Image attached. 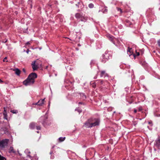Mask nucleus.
I'll list each match as a JSON object with an SVG mask.
<instances>
[{
	"instance_id": "obj_35",
	"label": "nucleus",
	"mask_w": 160,
	"mask_h": 160,
	"mask_svg": "<svg viewBox=\"0 0 160 160\" xmlns=\"http://www.w3.org/2000/svg\"><path fill=\"white\" fill-rule=\"evenodd\" d=\"M22 71L24 73H26V70L25 69L23 68L22 69Z\"/></svg>"
},
{
	"instance_id": "obj_19",
	"label": "nucleus",
	"mask_w": 160,
	"mask_h": 160,
	"mask_svg": "<svg viewBox=\"0 0 160 160\" xmlns=\"http://www.w3.org/2000/svg\"><path fill=\"white\" fill-rule=\"evenodd\" d=\"M11 112L13 113H17L18 112V111L16 110H13L11 111Z\"/></svg>"
},
{
	"instance_id": "obj_26",
	"label": "nucleus",
	"mask_w": 160,
	"mask_h": 160,
	"mask_svg": "<svg viewBox=\"0 0 160 160\" xmlns=\"http://www.w3.org/2000/svg\"><path fill=\"white\" fill-rule=\"evenodd\" d=\"M160 143V141H156V143L158 146H159Z\"/></svg>"
},
{
	"instance_id": "obj_41",
	"label": "nucleus",
	"mask_w": 160,
	"mask_h": 160,
	"mask_svg": "<svg viewBox=\"0 0 160 160\" xmlns=\"http://www.w3.org/2000/svg\"><path fill=\"white\" fill-rule=\"evenodd\" d=\"M3 140H9V139H3Z\"/></svg>"
},
{
	"instance_id": "obj_12",
	"label": "nucleus",
	"mask_w": 160,
	"mask_h": 160,
	"mask_svg": "<svg viewBox=\"0 0 160 160\" xmlns=\"http://www.w3.org/2000/svg\"><path fill=\"white\" fill-rule=\"evenodd\" d=\"M106 76V72L104 71H101L100 76L101 77H105Z\"/></svg>"
},
{
	"instance_id": "obj_2",
	"label": "nucleus",
	"mask_w": 160,
	"mask_h": 160,
	"mask_svg": "<svg viewBox=\"0 0 160 160\" xmlns=\"http://www.w3.org/2000/svg\"><path fill=\"white\" fill-rule=\"evenodd\" d=\"M37 77V74L32 72L29 75L26 79L23 81V83L26 86L32 85L35 82V79Z\"/></svg>"
},
{
	"instance_id": "obj_44",
	"label": "nucleus",
	"mask_w": 160,
	"mask_h": 160,
	"mask_svg": "<svg viewBox=\"0 0 160 160\" xmlns=\"http://www.w3.org/2000/svg\"><path fill=\"white\" fill-rule=\"evenodd\" d=\"M158 140H160V139H158Z\"/></svg>"
},
{
	"instance_id": "obj_28",
	"label": "nucleus",
	"mask_w": 160,
	"mask_h": 160,
	"mask_svg": "<svg viewBox=\"0 0 160 160\" xmlns=\"http://www.w3.org/2000/svg\"><path fill=\"white\" fill-rule=\"evenodd\" d=\"M126 22L128 23V25H129L130 24L131 22L128 20H126Z\"/></svg>"
},
{
	"instance_id": "obj_36",
	"label": "nucleus",
	"mask_w": 160,
	"mask_h": 160,
	"mask_svg": "<svg viewBox=\"0 0 160 160\" xmlns=\"http://www.w3.org/2000/svg\"><path fill=\"white\" fill-rule=\"evenodd\" d=\"M136 53H137V55L138 56H139L140 55V53L139 52H136Z\"/></svg>"
},
{
	"instance_id": "obj_5",
	"label": "nucleus",
	"mask_w": 160,
	"mask_h": 160,
	"mask_svg": "<svg viewBox=\"0 0 160 160\" xmlns=\"http://www.w3.org/2000/svg\"><path fill=\"white\" fill-rule=\"evenodd\" d=\"M112 57V56L110 55V54L108 52H106L102 56V62L103 63H105L107 60L109 59Z\"/></svg>"
},
{
	"instance_id": "obj_17",
	"label": "nucleus",
	"mask_w": 160,
	"mask_h": 160,
	"mask_svg": "<svg viewBox=\"0 0 160 160\" xmlns=\"http://www.w3.org/2000/svg\"><path fill=\"white\" fill-rule=\"evenodd\" d=\"M75 110L77 111L79 113H80L82 111V110L79 108L76 109Z\"/></svg>"
},
{
	"instance_id": "obj_30",
	"label": "nucleus",
	"mask_w": 160,
	"mask_h": 160,
	"mask_svg": "<svg viewBox=\"0 0 160 160\" xmlns=\"http://www.w3.org/2000/svg\"><path fill=\"white\" fill-rule=\"evenodd\" d=\"M38 102H37V103H33V105H39V104H38Z\"/></svg>"
},
{
	"instance_id": "obj_34",
	"label": "nucleus",
	"mask_w": 160,
	"mask_h": 160,
	"mask_svg": "<svg viewBox=\"0 0 160 160\" xmlns=\"http://www.w3.org/2000/svg\"><path fill=\"white\" fill-rule=\"evenodd\" d=\"M134 112L135 113H136L137 112V110L136 109H134Z\"/></svg>"
},
{
	"instance_id": "obj_42",
	"label": "nucleus",
	"mask_w": 160,
	"mask_h": 160,
	"mask_svg": "<svg viewBox=\"0 0 160 160\" xmlns=\"http://www.w3.org/2000/svg\"><path fill=\"white\" fill-rule=\"evenodd\" d=\"M28 157H31L30 156V155H28Z\"/></svg>"
},
{
	"instance_id": "obj_16",
	"label": "nucleus",
	"mask_w": 160,
	"mask_h": 160,
	"mask_svg": "<svg viewBox=\"0 0 160 160\" xmlns=\"http://www.w3.org/2000/svg\"><path fill=\"white\" fill-rule=\"evenodd\" d=\"M88 7L90 8H92L94 7V5L92 3H90L88 5Z\"/></svg>"
},
{
	"instance_id": "obj_3",
	"label": "nucleus",
	"mask_w": 160,
	"mask_h": 160,
	"mask_svg": "<svg viewBox=\"0 0 160 160\" xmlns=\"http://www.w3.org/2000/svg\"><path fill=\"white\" fill-rule=\"evenodd\" d=\"M48 117L47 116H42L39 119V122H41L44 127H47L51 124V122L50 121L47 120Z\"/></svg>"
},
{
	"instance_id": "obj_20",
	"label": "nucleus",
	"mask_w": 160,
	"mask_h": 160,
	"mask_svg": "<svg viewBox=\"0 0 160 160\" xmlns=\"http://www.w3.org/2000/svg\"><path fill=\"white\" fill-rule=\"evenodd\" d=\"M92 87L94 88H95L96 87V84L95 82H93L92 84Z\"/></svg>"
},
{
	"instance_id": "obj_29",
	"label": "nucleus",
	"mask_w": 160,
	"mask_h": 160,
	"mask_svg": "<svg viewBox=\"0 0 160 160\" xmlns=\"http://www.w3.org/2000/svg\"><path fill=\"white\" fill-rule=\"evenodd\" d=\"M157 43L158 46L160 47V39L158 41Z\"/></svg>"
},
{
	"instance_id": "obj_1",
	"label": "nucleus",
	"mask_w": 160,
	"mask_h": 160,
	"mask_svg": "<svg viewBox=\"0 0 160 160\" xmlns=\"http://www.w3.org/2000/svg\"><path fill=\"white\" fill-rule=\"evenodd\" d=\"M100 121L97 118H90L85 122L82 126V128H91L93 127L98 126Z\"/></svg>"
},
{
	"instance_id": "obj_18",
	"label": "nucleus",
	"mask_w": 160,
	"mask_h": 160,
	"mask_svg": "<svg viewBox=\"0 0 160 160\" xmlns=\"http://www.w3.org/2000/svg\"><path fill=\"white\" fill-rule=\"evenodd\" d=\"M0 160H6V159L0 154Z\"/></svg>"
},
{
	"instance_id": "obj_23",
	"label": "nucleus",
	"mask_w": 160,
	"mask_h": 160,
	"mask_svg": "<svg viewBox=\"0 0 160 160\" xmlns=\"http://www.w3.org/2000/svg\"><path fill=\"white\" fill-rule=\"evenodd\" d=\"M66 139V138L65 137H60L58 138V140H64Z\"/></svg>"
},
{
	"instance_id": "obj_13",
	"label": "nucleus",
	"mask_w": 160,
	"mask_h": 160,
	"mask_svg": "<svg viewBox=\"0 0 160 160\" xmlns=\"http://www.w3.org/2000/svg\"><path fill=\"white\" fill-rule=\"evenodd\" d=\"M107 36L110 40L111 41H112L113 39V37L110 34H107Z\"/></svg>"
},
{
	"instance_id": "obj_7",
	"label": "nucleus",
	"mask_w": 160,
	"mask_h": 160,
	"mask_svg": "<svg viewBox=\"0 0 160 160\" xmlns=\"http://www.w3.org/2000/svg\"><path fill=\"white\" fill-rule=\"evenodd\" d=\"M36 61H34L32 64V68L33 71L37 70L38 68V64H36Z\"/></svg>"
},
{
	"instance_id": "obj_14",
	"label": "nucleus",
	"mask_w": 160,
	"mask_h": 160,
	"mask_svg": "<svg viewBox=\"0 0 160 160\" xmlns=\"http://www.w3.org/2000/svg\"><path fill=\"white\" fill-rule=\"evenodd\" d=\"M132 49L130 48H128L127 50V52L128 53V54L129 55V56H130L132 54V52L131 51Z\"/></svg>"
},
{
	"instance_id": "obj_43",
	"label": "nucleus",
	"mask_w": 160,
	"mask_h": 160,
	"mask_svg": "<svg viewBox=\"0 0 160 160\" xmlns=\"http://www.w3.org/2000/svg\"><path fill=\"white\" fill-rule=\"evenodd\" d=\"M28 151V150H25V152H26L27 151Z\"/></svg>"
},
{
	"instance_id": "obj_9",
	"label": "nucleus",
	"mask_w": 160,
	"mask_h": 160,
	"mask_svg": "<svg viewBox=\"0 0 160 160\" xmlns=\"http://www.w3.org/2000/svg\"><path fill=\"white\" fill-rule=\"evenodd\" d=\"M15 73L18 76H19L21 73V71L18 68H15L13 70Z\"/></svg>"
},
{
	"instance_id": "obj_8",
	"label": "nucleus",
	"mask_w": 160,
	"mask_h": 160,
	"mask_svg": "<svg viewBox=\"0 0 160 160\" xmlns=\"http://www.w3.org/2000/svg\"><path fill=\"white\" fill-rule=\"evenodd\" d=\"M37 125V123L34 122L31 123L29 125V127L31 129H34Z\"/></svg>"
},
{
	"instance_id": "obj_15",
	"label": "nucleus",
	"mask_w": 160,
	"mask_h": 160,
	"mask_svg": "<svg viewBox=\"0 0 160 160\" xmlns=\"http://www.w3.org/2000/svg\"><path fill=\"white\" fill-rule=\"evenodd\" d=\"M9 152L10 153H15V152L13 148L12 147H11L9 149Z\"/></svg>"
},
{
	"instance_id": "obj_32",
	"label": "nucleus",
	"mask_w": 160,
	"mask_h": 160,
	"mask_svg": "<svg viewBox=\"0 0 160 160\" xmlns=\"http://www.w3.org/2000/svg\"><path fill=\"white\" fill-rule=\"evenodd\" d=\"M30 44V43L29 42H28L26 44V45H29V44Z\"/></svg>"
},
{
	"instance_id": "obj_27",
	"label": "nucleus",
	"mask_w": 160,
	"mask_h": 160,
	"mask_svg": "<svg viewBox=\"0 0 160 160\" xmlns=\"http://www.w3.org/2000/svg\"><path fill=\"white\" fill-rule=\"evenodd\" d=\"M138 111H142V108L141 106H140L138 108Z\"/></svg>"
},
{
	"instance_id": "obj_33",
	"label": "nucleus",
	"mask_w": 160,
	"mask_h": 160,
	"mask_svg": "<svg viewBox=\"0 0 160 160\" xmlns=\"http://www.w3.org/2000/svg\"><path fill=\"white\" fill-rule=\"evenodd\" d=\"M100 83L101 84H102L103 83V81L102 80H100Z\"/></svg>"
},
{
	"instance_id": "obj_24",
	"label": "nucleus",
	"mask_w": 160,
	"mask_h": 160,
	"mask_svg": "<svg viewBox=\"0 0 160 160\" xmlns=\"http://www.w3.org/2000/svg\"><path fill=\"white\" fill-rule=\"evenodd\" d=\"M36 128L38 130H40L41 129V127L40 126H36Z\"/></svg>"
},
{
	"instance_id": "obj_25",
	"label": "nucleus",
	"mask_w": 160,
	"mask_h": 160,
	"mask_svg": "<svg viewBox=\"0 0 160 160\" xmlns=\"http://www.w3.org/2000/svg\"><path fill=\"white\" fill-rule=\"evenodd\" d=\"M80 95L82 96L83 97V98H86V96L83 93H80Z\"/></svg>"
},
{
	"instance_id": "obj_40",
	"label": "nucleus",
	"mask_w": 160,
	"mask_h": 160,
	"mask_svg": "<svg viewBox=\"0 0 160 160\" xmlns=\"http://www.w3.org/2000/svg\"><path fill=\"white\" fill-rule=\"evenodd\" d=\"M37 133H39V131H37Z\"/></svg>"
},
{
	"instance_id": "obj_11",
	"label": "nucleus",
	"mask_w": 160,
	"mask_h": 160,
	"mask_svg": "<svg viewBox=\"0 0 160 160\" xmlns=\"http://www.w3.org/2000/svg\"><path fill=\"white\" fill-rule=\"evenodd\" d=\"M44 100L45 99L44 98L41 99L38 101L39 103V106H42L43 104Z\"/></svg>"
},
{
	"instance_id": "obj_45",
	"label": "nucleus",
	"mask_w": 160,
	"mask_h": 160,
	"mask_svg": "<svg viewBox=\"0 0 160 160\" xmlns=\"http://www.w3.org/2000/svg\"><path fill=\"white\" fill-rule=\"evenodd\" d=\"M149 124H150V122H149Z\"/></svg>"
},
{
	"instance_id": "obj_4",
	"label": "nucleus",
	"mask_w": 160,
	"mask_h": 160,
	"mask_svg": "<svg viewBox=\"0 0 160 160\" xmlns=\"http://www.w3.org/2000/svg\"><path fill=\"white\" fill-rule=\"evenodd\" d=\"M75 18L77 19H80L82 22H85L88 20V18L85 16H83L82 14L77 13L75 15Z\"/></svg>"
},
{
	"instance_id": "obj_38",
	"label": "nucleus",
	"mask_w": 160,
	"mask_h": 160,
	"mask_svg": "<svg viewBox=\"0 0 160 160\" xmlns=\"http://www.w3.org/2000/svg\"><path fill=\"white\" fill-rule=\"evenodd\" d=\"M82 102H79V104H82Z\"/></svg>"
},
{
	"instance_id": "obj_22",
	"label": "nucleus",
	"mask_w": 160,
	"mask_h": 160,
	"mask_svg": "<svg viewBox=\"0 0 160 160\" xmlns=\"http://www.w3.org/2000/svg\"><path fill=\"white\" fill-rule=\"evenodd\" d=\"M108 9L106 8V7H105V9L103 11V13H106L108 12Z\"/></svg>"
},
{
	"instance_id": "obj_39",
	"label": "nucleus",
	"mask_w": 160,
	"mask_h": 160,
	"mask_svg": "<svg viewBox=\"0 0 160 160\" xmlns=\"http://www.w3.org/2000/svg\"><path fill=\"white\" fill-rule=\"evenodd\" d=\"M27 52L28 53V50L27 51Z\"/></svg>"
},
{
	"instance_id": "obj_31",
	"label": "nucleus",
	"mask_w": 160,
	"mask_h": 160,
	"mask_svg": "<svg viewBox=\"0 0 160 160\" xmlns=\"http://www.w3.org/2000/svg\"><path fill=\"white\" fill-rule=\"evenodd\" d=\"M7 59V57H5L3 59V61L5 62L6 61V60Z\"/></svg>"
},
{
	"instance_id": "obj_37",
	"label": "nucleus",
	"mask_w": 160,
	"mask_h": 160,
	"mask_svg": "<svg viewBox=\"0 0 160 160\" xmlns=\"http://www.w3.org/2000/svg\"><path fill=\"white\" fill-rule=\"evenodd\" d=\"M3 82L2 80H1V79H0V83H1L2 82Z\"/></svg>"
},
{
	"instance_id": "obj_6",
	"label": "nucleus",
	"mask_w": 160,
	"mask_h": 160,
	"mask_svg": "<svg viewBox=\"0 0 160 160\" xmlns=\"http://www.w3.org/2000/svg\"><path fill=\"white\" fill-rule=\"evenodd\" d=\"M8 141H0V148H4L8 145Z\"/></svg>"
},
{
	"instance_id": "obj_21",
	"label": "nucleus",
	"mask_w": 160,
	"mask_h": 160,
	"mask_svg": "<svg viewBox=\"0 0 160 160\" xmlns=\"http://www.w3.org/2000/svg\"><path fill=\"white\" fill-rule=\"evenodd\" d=\"M117 9L118 11H119L121 13H122V10L120 8H117Z\"/></svg>"
},
{
	"instance_id": "obj_10",
	"label": "nucleus",
	"mask_w": 160,
	"mask_h": 160,
	"mask_svg": "<svg viewBox=\"0 0 160 160\" xmlns=\"http://www.w3.org/2000/svg\"><path fill=\"white\" fill-rule=\"evenodd\" d=\"M3 115L4 116V119L7 120L8 116L7 115V112L5 109V108H4V112L3 113Z\"/></svg>"
}]
</instances>
